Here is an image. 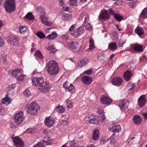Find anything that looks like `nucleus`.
I'll list each match as a JSON object with an SVG mask.
<instances>
[{
    "mask_svg": "<svg viewBox=\"0 0 147 147\" xmlns=\"http://www.w3.org/2000/svg\"><path fill=\"white\" fill-rule=\"evenodd\" d=\"M114 4L117 5H121L123 3V1L122 0H115Z\"/></svg>",
    "mask_w": 147,
    "mask_h": 147,
    "instance_id": "nucleus-49",
    "label": "nucleus"
},
{
    "mask_svg": "<svg viewBox=\"0 0 147 147\" xmlns=\"http://www.w3.org/2000/svg\"><path fill=\"white\" fill-rule=\"evenodd\" d=\"M112 35L113 37V40H115L118 38V34L115 31H113L112 32Z\"/></svg>",
    "mask_w": 147,
    "mask_h": 147,
    "instance_id": "nucleus-45",
    "label": "nucleus"
},
{
    "mask_svg": "<svg viewBox=\"0 0 147 147\" xmlns=\"http://www.w3.org/2000/svg\"><path fill=\"white\" fill-rule=\"evenodd\" d=\"M135 32L140 36L144 34V31L142 28L137 27L135 29Z\"/></svg>",
    "mask_w": 147,
    "mask_h": 147,
    "instance_id": "nucleus-28",
    "label": "nucleus"
},
{
    "mask_svg": "<svg viewBox=\"0 0 147 147\" xmlns=\"http://www.w3.org/2000/svg\"><path fill=\"white\" fill-rule=\"evenodd\" d=\"M48 67L47 71L50 74L55 76L59 72V69L58 63L53 60L50 61L47 64Z\"/></svg>",
    "mask_w": 147,
    "mask_h": 147,
    "instance_id": "nucleus-2",
    "label": "nucleus"
},
{
    "mask_svg": "<svg viewBox=\"0 0 147 147\" xmlns=\"http://www.w3.org/2000/svg\"><path fill=\"white\" fill-rule=\"evenodd\" d=\"M99 134V132L98 130L96 129L94 131L92 136V139L93 140H95L98 139Z\"/></svg>",
    "mask_w": 147,
    "mask_h": 147,
    "instance_id": "nucleus-32",
    "label": "nucleus"
},
{
    "mask_svg": "<svg viewBox=\"0 0 147 147\" xmlns=\"http://www.w3.org/2000/svg\"><path fill=\"white\" fill-rule=\"evenodd\" d=\"M15 91L13 89H11L9 88V90L8 91L7 94L8 96L9 94L10 96H12L15 94Z\"/></svg>",
    "mask_w": 147,
    "mask_h": 147,
    "instance_id": "nucleus-46",
    "label": "nucleus"
},
{
    "mask_svg": "<svg viewBox=\"0 0 147 147\" xmlns=\"http://www.w3.org/2000/svg\"><path fill=\"white\" fill-rule=\"evenodd\" d=\"M23 115V112L20 111L18 113L16 114L15 115L14 121L17 124H19L23 122L24 119Z\"/></svg>",
    "mask_w": 147,
    "mask_h": 147,
    "instance_id": "nucleus-6",
    "label": "nucleus"
},
{
    "mask_svg": "<svg viewBox=\"0 0 147 147\" xmlns=\"http://www.w3.org/2000/svg\"><path fill=\"white\" fill-rule=\"evenodd\" d=\"M79 46V44L78 42H71L69 44V47L71 49H77Z\"/></svg>",
    "mask_w": 147,
    "mask_h": 147,
    "instance_id": "nucleus-24",
    "label": "nucleus"
},
{
    "mask_svg": "<svg viewBox=\"0 0 147 147\" xmlns=\"http://www.w3.org/2000/svg\"><path fill=\"white\" fill-rule=\"evenodd\" d=\"M123 82L122 79L119 77H116L112 79L111 82L115 85L119 86Z\"/></svg>",
    "mask_w": 147,
    "mask_h": 147,
    "instance_id": "nucleus-13",
    "label": "nucleus"
},
{
    "mask_svg": "<svg viewBox=\"0 0 147 147\" xmlns=\"http://www.w3.org/2000/svg\"><path fill=\"white\" fill-rule=\"evenodd\" d=\"M28 131H30V133H32L34 132L35 130L33 129H28Z\"/></svg>",
    "mask_w": 147,
    "mask_h": 147,
    "instance_id": "nucleus-64",
    "label": "nucleus"
},
{
    "mask_svg": "<svg viewBox=\"0 0 147 147\" xmlns=\"http://www.w3.org/2000/svg\"><path fill=\"white\" fill-rule=\"evenodd\" d=\"M55 110L58 113H63L65 111V109L62 106H57L55 109Z\"/></svg>",
    "mask_w": 147,
    "mask_h": 147,
    "instance_id": "nucleus-29",
    "label": "nucleus"
},
{
    "mask_svg": "<svg viewBox=\"0 0 147 147\" xmlns=\"http://www.w3.org/2000/svg\"><path fill=\"white\" fill-rule=\"evenodd\" d=\"M140 16L144 19L147 18V7L143 9L140 14Z\"/></svg>",
    "mask_w": 147,
    "mask_h": 147,
    "instance_id": "nucleus-30",
    "label": "nucleus"
},
{
    "mask_svg": "<svg viewBox=\"0 0 147 147\" xmlns=\"http://www.w3.org/2000/svg\"><path fill=\"white\" fill-rule=\"evenodd\" d=\"M88 60V59L87 58L83 59L78 63V66L81 67L84 66L87 63Z\"/></svg>",
    "mask_w": 147,
    "mask_h": 147,
    "instance_id": "nucleus-31",
    "label": "nucleus"
},
{
    "mask_svg": "<svg viewBox=\"0 0 147 147\" xmlns=\"http://www.w3.org/2000/svg\"><path fill=\"white\" fill-rule=\"evenodd\" d=\"M89 42L90 43V46L89 49L91 50H92L94 47V41L93 40L92 38H90V40L89 41Z\"/></svg>",
    "mask_w": 147,
    "mask_h": 147,
    "instance_id": "nucleus-40",
    "label": "nucleus"
},
{
    "mask_svg": "<svg viewBox=\"0 0 147 147\" xmlns=\"http://www.w3.org/2000/svg\"><path fill=\"white\" fill-rule=\"evenodd\" d=\"M81 81L86 85L89 84L92 82L91 78L88 76H83L81 78Z\"/></svg>",
    "mask_w": 147,
    "mask_h": 147,
    "instance_id": "nucleus-16",
    "label": "nucleus"
},
{
    "mask_svg": "<svg viewBox=\"0 0 147 147\" xmlns=\"http://www.w3.org/2000/svg\"><path fill=\"white\" fill-rule=\"evenodd\" d=\"M115 18L118 21L120 22L123 20V17L119 14H115Z\"/></svg>",
    "mask_w": 147,
    "mask_h": 147,
    "instance_id": "nucleus-34",
    "label": "nucleus"
},
{
    "mask_svg": "<svg viewBox=\"0 0 147 147\" xmlns=\"http://www.w3.org/2000/svg\"><path fill=\"white\" fill-rule=\"evenodd\" d=\"M5 109L4 107H3L1 104H0V114L1 115H3L5 114Z\"/></svg>",
    "mask_w": 147,
    "mask_h": 147,
    "instance_id": "nucleus-42",
    "label": "nucleus"
},
{
    "mask_svg": "<svg viewBox=\"0 0 147 147\" xmlns=\"http://www.w3.org/2000/svg\"><path fill=\"white\" fill-rule=\"evenodd\" d=\"M127 86L128 88V90H130L134 89L136 86L135 84L130 82L127 84Z\"/></svg>",
    "mask_w": 147,
    "mask_h": 147,
    "instance_id": "nucleus-39",
    "label": "nucleus"
},
{
    "mask_svg": "<svg viewBox=\"0 0 147 147\" xmlns=\"http://www.w3.org/2000/svg\"><path fill=\"white\" fill-rule=\"evenodd\" d=\"M99 119L98 117L95 116V117H94L93 118L89 119V122L90 123L98 125L100 122Z\"/></svg>",
    "mask_w": 147,
    "mask_h": 147,
    "instance_id": "nucleus-22",
    "label": "nucleus"
},
{
    "mask_svg": "<svg viewBox=\"0 0 147 147\" xmlns=\"http://www.w3.org/2000/svg\"><path fill=\"white\" fill-rule=\"evenodd\" d=\"M43 143L41 142H39L33 147H45L43 145Z\"/></svg>",
    "mask_w": 147,
    "mask_h": 147,
    "instance_id": "nucleus-51",
    "label": "nucleus"
},
{
    "mask_svg": "<svg viewBox=\"0 0 147 147\" xmlns=\"http://www.w3.org/2000/svg\"><path fill=\"white\" fill-rule=\"evenodd\" d=\"M14 0H7L5 4V10L8 12L11 13L14 11L15 9Z\"/></svg>",
    "mask_w": 147,
    "mask_h": 147,
    "instance_id": "nucleus-5",
    "label": "nucleus"
},
{
    "mask_svg": "<svg viewBox=\"0 0 147 147\" xmlns=\"http://www.w3.org/2000/svg\"><path fill=\"white\" fill-rule=\"evenodd\" d=\"M133 120L134 123L136 124H139L141 123L142 121V118L137 115H134Z\"/></svg>",
    "mask_w": 147,
    "mask_h": 147,
    "instance_id": "nucleus-19",
    "label": "nucleus"
},
{
    "mask_svg": "<svg viewBox=\"0 0 147 147\" xmlns=\"http://www.w3.org/2000/svg\"><path fill=\"white\" fill-rule=\"evenodd\" d=\"M26 107L27 112L32 115L37 114L38 113V111L40 109L39 107L36 102H33L30 104L27 105Z\"/></svg>",
    "mask_w": 147,
    "mask_h": 147,
    "instance_id": "nucleus-3",
    "label": "nucleus"
},
{
    "mask_svg": "<svg viewBox=\"0 0 147 147\" xmlns=\"http://www.w3.org/2000/svg\"><path fill=\"white\" fill-rule=\"evenodd\" d=\"M146 101L144 95H142L138 99V105L140 107H142L146 103Z\"/></svg>",
    "mask_w": 147,
    "mask_h": 147,
    "instance_id": "nucleus-17",
    "label": "nucleus"
},
{
    "mask_svg": "<svg viewBox=\"0 0 147 147\" xmlns=\"http://www.w3.org/2000/svg\"><path fill=\"white\" fill-rule=\"evenodd\" d=\"M75 28L74 25H72L69 29L71 34L75 37H78L84 33V30L83 27L82 26L76 29H75Z\"/></svg>",
    "mask_w": 147,
    "mask_h": 147,
    "instance_id": "nucleus-4",
    "label": "nucleus"
},
{
    "mask_svg": "<svg viewBox=\"0 0 147 147\" xmlns=\"http://www.w3.org/2000/svg\"><path fill=\"white\" fill-rule=\"evenodd\" d=\"M33 85L39 86V91L46 93L49 91L51 87V84L49 82H44L43 78L41 77L34 78L32 79Z\"/></svg>",
    "mask_w": 147,
    "mask_h": 147,
    "instance_id": "nucleus-1",
    "label": "nucleus"
},
{
    "mask_svg": "<svg viewBox=\"0 0 147 147\" xmlns=\"http://www.w3.org/2000/svg\"><path fill=\"white\" fill-rule=\"evenodd\" d=\"M26 27L25 26H22L20 27L19 29V32L20 33H22L26 30Z\"/></svg>",
    "mask_w": 147,
    "mask_h": 147,
    "instance_id": "nucleus-48",
    "label": "nucleus"
},
{
    "mask_svg": "<svg viewBox=\"0 0 147 147\" xmlns=\"http://www.w3.org/2000/svg\"><path fill=\"white\" fill-rule=\"evenodd\" d=\"M44 121L45 125L48 127L53 126L55 123V121L54 119L50 117L46 118Z\"/></svg>",
    "mask_w": 147,
    "mask_h": 147,
    "instance_id": "nucleus-10",
    "label": "nucleus"
},
{
    "mask_svg": "<svg viewBox=\"0 0 147 147\" xmlns=\"http://www.w3.org/2000/svg\"><path fill=\"white\" fill-rule=\"evenodd\" d=\"M109 12L112 15H114L115 14V12L114 11H113L112 9L111 8H110L109 9Z\"/></svg>",
    "mask_w": 147,
    "mask_h": 147,
    "instance_id": "nucleus-61",
    "label": "nucleus"
},
{
    "mask_svg": "<svg viewBox=\"0 0 147 147\" xmlns=\"http://www.w3.org/2000/svg\"><path fill=\"white\" fill-rule=\"evenodd\" d=\"M24 78V75L20 74V76L18 77L17 79L20 81H22Z\"/></svg>",
    "mask_w": 147,
    "mask_h": 147,
    "instance_id": "nucleus-52",
    "label": "nucleus"
},
{
    "mask_svg": "<svg viewBox=\"0 0 147 147\" xmlns=\"http://www.w3.org/2000/svg\"><path fill=\"white\" fill-rule=\"evenodd\" d=\"M61 38L63 40L66 41L69 39V37L68 35L66 34L63 35L61 36Z\"/></svg>",
    "mask_w": 147,
    "mask_h": 147,
    "instance_id": "nucleus-54",
    "label": "nucleus"
},
{
    "mask_svg": "<svg viewBox=\"0 0 147 147\" xmlns=\"http://www.w3.org/2000/svg\"><path fill=\"white\" fill-rule=\"evenodd\" d=\"M129 5L131 8H133L135 6V3L134 2L130 3Z\"/></svg>",
    "mask_w": 147,
    "mask_h": 147,
    "instance_id": "nucleus-60",
    "label": "nucleus"
},
{
    "mask_svg": "<svg viewBox=\"0 0 147 147\" xmlns=\"http://www.w3.org/2000/svg\"><path fill=\"white\" fill-rule=\"evenodd\" d=\"M24 18H27L31 20H33L34 19V16L30 12L28 13L25 16Z\"/></svg>",
    "mask_w": 147,
    "mask_h": 147,
    "instance_id": "nucleus-38",
    "label": "nucleus"
},
{
    "mask_svg": "<svg viewBox=\"0 0 147 147\" xmlns=\"http://www.w3.org/2000/svg\"><path fill=\"white\" fill-rule=\"evenodd\" d=\"M21 71L20 69H15L12 72V75L15 77H16L17 75L20 74Z\"/></svg>",
    "mask_w": 147,
    "mask_h": 147,
    "instance_id": "nucleus-36",
    "label": "nucleus"
},
{
    "mask_svg": "<svg viewBox=\"0 0 147 147\" xmlns=\"http://www.w3.org/2000/svg\"><path fill=\"white\" fill-rule=\"evenodd\" d=\"M99 17L104 20H108L110 18L109 13L105 10H102L100 12Z\"/></svg>",
    "mask_w": 147,
    "mask_h": 147,
    "instance_id": "nucleus-11",
    "label": "nucleus"
},
{
    "mask_svg": "<svg viewBox=\"0 0 147 147\" xmlns=\"http://www.w3.org/2000/svg\"><path fill=\"white\" fill-rule=\"evenodd\" d=\"M15 87L16 86L14 84H11V86L9 87V89L14 90V89L15 88Z\"/></svg>",
    "mask_w": 147,
    "mask_h": 147,
    "instance_id": "nucleus-63",
    "label": "nucleus"
},
{
    "mask_svg": "<svg viewBox=\"0 0 147 147\" xmlns=\"http://www.w3.org/2000/svg\"><path fill=\"white\" fill-rule=\"evenodd\" d=\"M5 98V100L6 102H8L9 103L11 102V99L9 98L8 96V94H6V96L4 98Z\"/></svg>",
    "mask_w": 147,
    "mask_h": 147,
    "instance_id": "nucleus-53",
    "label": "nucleus"
},
{
    "mask_svg": "<svg viewBox=\"0 0 147 147\" xmlns=\"http://www.w3.org/2000/svg\"><path fill=\"white\" fill-rule=\"evenodd\" d=\"M23 93L25 96H29L31 94V92L30 91L28 90H25L24 92Z\"/></svg>",
    "mask_w": 147,
    "mask_h": 147,
    "instance_id": "nucleus-50",
    "label": "nucleus"
},
{
    "mask_svg": "<svg viewBox=\"0 0 147 147\" xmlns=\"http://www.w3.org/2000/svg\"><path fill=\"white\" fill-rule=\"evenodd\" d=\"M40 17L41 18L42 23L44 24L45 25L47 26H49L51 25L52 24V23L51 22V21L49 18L45 17V16Z\"/></svg>",
    "mask_w": 147,
    "mask_h": 147,
    "instance_id": "nucleus-15",
    "label": "nucleus"
},
{
    "mask_svg": "<svg viewBox=\"0 0 147 147\" xmlns=\"http://www.w3.org/2000/svg\"><path fill=\"white\" fill-rule=\"evenodd\" d=\"M133 75L132 73L129 71H127L124 73L123 77L125 80L129 81L131 78V76Z\"/></svg>",
    "mask_w": 147,
    "mask_h": 147,
    "instance_id": "nucleus-20",
    "label": "nucleus"
},
{
    "mask_svg": "<svg viewBox=\"0 0 147 147\" xmlns=\"http://www.w3.org/2000/svg\"><path fill=\"white\" fill-rule=\"evenodd\" d=\"M76 144V142L74 140L71 141L69 143V144L71 146H72Z\"/></svg>",
    "mask_w": 147,
    "mask_h": 147,
    "instance_id": "nucleus-59",
    "label": "nucleus"
},
{
    "mask_svg": "<svg viewBox=\"0 0 147 147\" xmlns=\"http://www.w3.org/2000/svg\"><path fill=\"white\" fill-rule=\"evenodd\" d=\"M19 38L14 36H11L7 38V41L8 43L17 45L18 44Z\"/></svg>",
    "mask_w": 147,
    "mask_h": 147,
    "instance_id": "nucleus-8",
    "label": "nucleus"
},
{
    "mask_svg": "<svg viewBox=\"0 0 147 147\" xmlns=\"http://www.w3.org/2000/svg\"><path fill=\"white\" fill-rule=\"evenodd\" d=\"M86 23L84 24V25L83 27L85 28L86 30L90 31L92 29L91 26L89 23L88 24H86Z\"/></svg>",
    "mask_w": 147,
    "mask_h": 147,
    "instance_id": "nucleus-43",
    "label": "nucleus"
},
{
    "mask_svg": "<svg viewBox=\"0 0 147 147\" xmlns=\"http://www.w3.org/2000/svg\"><path fill=\"white\" fill-rule=\"evenodd\" d=\"M65 88L66 91H69L71 93H72L75 91V87L72 84H70L69 87Z\"/></svg>",
    "mask_w": 147,
    "mask_h": 147,
    "instance_id": "nucleus-27",
    "label": "nucleus"
},
{
    "mask_svg": "<svg viewBox=\"0 0 147 147\" xmlns=\"http://www.w3.org/2000/svg\"><path fill=\"white\" fill-rule=\"evenodd\" d=\"M64 20H69L71 19V16L69 15L65 16L64 17Z\"/></svg>",
    "mask_w": 147,
    "mask_h": 147,
    "instance_id": "nucleus-58",
    "label": "nucleus"
},
{
    "mask_svg": "<svg viewBox=\"0 0 147 147\" xmlns=\"http://www.w3.org/2000/svg\"><path fill=\"white\" fill-rule=\"evenodd\" d=\"M134 51L140 52H142L144 51L143 46L139 44H135L133 47Z\"/></svg>",
    "mask_w": 147,
    "mask_h": 147,
    "instance_id": "nucleus-18",
    "label": "nucleus"
},
{
    "mask_svg": "<svg viewBox=\"0 0 147 147\" xmlns=\"http://www.w3.org/2000/svg\"><path fill=\"white\" fill-rule=\"evenodd\" d=\"M108 49L113 51H114L117 49V46L116 42H111L109 44Z\"/></svg>",
    "mask_w": 147,
    "mask_h": 147,
    "instance_id": "nucleus-23",
    "label": "nucleus"
},
{
    "mask_svg": "<svg viewBox=\"0 0 147 147\" xmlns=\"http://www.w3.org/2000/svg\"><path fill=\"white\" fill-rule=\"evenodd\" d=\"M47 138H48V137L47 136H45L44 137L43 141L45 143H46L47 145H50L51 144V142L50 141L49 139L47 140Z\"/></svg>",
    "mask_w": 147,
    "mask_h": 147,
    "instance_id": "nucleus-47",
    "label": "nucleus"
},
{
    "mask_svg": "<svg viewBox=\"0 0 147 147\" xmlns=\"http://www.w3.org/2000/svg\"><path fill=\"white\" fill-rule=\"evenodd\" d=\"M109 130L115 133L118 132L121 130V128L119 125L113 123L109 127Z\"/></svg>",
    "mask_w": 147,
    "mask_h": 147,
    "instance_id": "nucleus-12",
    "label": "nucleus"
},
{
    "mask_svg": "<svg viewBox=\"0 0 147 147\" xmlns=\"http://www.w3.org/2000/svg\"><path fill=\"white\" fill-rule=\"evenodd\" d=\"M36 35L40 39L46 38L45 34L42 31H39L36 33Z\"/></svg>",
    "mask_w": 147,
    "mask_h": 147,
    "instance_id": "nucleus-37",
    "label": "nucleus"
},
{
    "mask_svg": "<svg viewBox=\"0 0 147 147\" xmlns=\"http://www.w3.org/2000/svg\"><path fill=\"white\" fill-rule=\"evenodd\" d=\"M36 10L38 13H40V17L45 16V10L42 7L38 6Z\"/></svg>",
    "mask_w": 147,
    "mask_h": 147,
    "instance_id": "nucleus-21",
    "label": "nucleus"
},
{
    "mask_svg": "<svg viewBox=\"0 0 147 147\" xmlns=\"http://www.w3.org/2000/svg\"><path fill=\"white\" fill-rule=\"evenodd\" d=\"M4 42L1 36H0V47L3 46Z\"/></svg>",
    "mask_w": 147,
    "mask_h": 147,
    "instance_id": "nucleus-56",
    "label": "nucleus"
},
{
    "mask_svg": "<svg viewBox=\"0 0 147 147\" xmlns=\"http://www.w3.org/2000/svg\"><path fill=\"white\" fill-rule=\"evenodd\" d=\"M99 116L100 117L102 120L105 119V118L104 116V113L103 110H100L98 111Z\"/></svg>",
    "mask_w": 147,
    "mask_h": 147,
    "instance_id": "nucleus-33",
    "label": "nucleus"
},
{
    "mask_svg": "<svg viewBox=\"0 0 147 147\" xmlns=\"http://www.w3.org/2000/svg\"><path fill=\"white\" fill-rule=\"evenodd\" d=\"M35 55L37 57L41 59L43 58L42 55L39 50L36 51L35 54Z\"/></svg>",
    "mask_w": 147,
    "mask_h": 147,
    "instance_id": "nucleus-41",
    "label": "nucleus"
},
{
    "mask_svg": "<svg viewBox=\"0 0 147 147\" xmlns=\"http://www.w3.org/2000/svg\"><path fill=\"white\" fill-rule=\"evenodd\" d=\"M92 69L87 70L84 71V73L90 75L92 74Z\"/></svg>",
    "mask_w": 147,
    "mask_h": 147,
    "instance_id": "nucleus-55",
    "label": "nucleus"
},
{
    "mask_svg": "<svg viewBox=\"0 0 147 147\" xmlns=\"http://www.w3.org/2000/svg\"><path fill=\"white\" fill-rule=\"evenodd\" d=\"M65 102L68 107L71 108L72 106V104L71 101L67 100L65 101Z\"/></svg>",
    "mask_w": 147,
    "mask_h": 147,
    "instance_id": "nucleus-44",
    "label": "nucleus"
},
{
    "mask_svg": "<svg viewBox=\"0 0 147 147\" xmlns=\"http://www.w3.org/2000/svg\"><path fill=\"white\" fill-rule=\"evenodd\" d=\"M125 43V42H119L118 43V45L119 47H123V45Z\"/></svg>",
    "mask_w": 147,
    "mask_h": 147,
    "instance_id": "nucleus-57",
    "label": "nucleus"
},
{
    "mask_svg": "<svg viewBox=\"0 0 147 147\" xmlns=\"http://www.w3.org/2000/svg\"><path fill=\"white\" fill-rule=\"evenodd\" d=\"M101 102L103 104L109 105L110 104L112 100L110 98L103 96L100 98Z\"/></svg>",
    "mask_w": 147,
    "mask_h": 147,
    "instance_id": "nucleus-14",
    "label": "nucleus"
},
{
    "mask_svg": "<svg viewBox=\"0 0 147 147\" xmlns=\"http://www.w3.org/2000/svg\"><path fill=\"white\" fill-rule=\"evenodd\" d=\"M57 37V34L55 31H53L51 34L47 36L46 38L49 40H54Z\"/></svg>",
    "mask_w": 147,
    "mask_h": 147,
    "instance_id": "nucleus-26",
    "label": "nucleus"
},
{
    "mask_svg": "<svg viewBox=\"0 0 147 147\" xmlns=\"http://www.w3.org/2000/svg\"><path fill=\"white\" fill-rule=\"evenodd\" d=\"M129 104V100L126 99L122 100L118 104L119 107L120 109L123 110L127 109Z\"/></svg>",
    "mask_w": 147,
    "mask_h": 147,
    "instance_id": "nucleus-9",
    "label": "nucleus"
},
{
    "mask_svg": "<svg viewBox=\"0 0 147 147\" xmlns=\"http://www.w3.org/2000/svg\"><path fill=\"white\" fill-rule=\"evenodd\" d=\"M64 117L63 119H62V121H61V123L62 125H67L68 123V119L67 117H66L65 116H63L62 117V118Z\"/></svg>",
    "mask_w": 147,
    "mask_h": 147,
    "instance_id": "nucleus-35",
    "label": "nucleus"
},
{
    "mask_svg": "<svg viewBox=\"0 0 147 147\" xmlns=\"http://www.w3.org/2000/svg\"><path fill=\"white\" fill-rule=\"evenodd\" d=\"M88 19V15L86 13H83L80 16V19L83 22L84 24L87 23V21Z\"/></svg>",
    "mask_w": 147,
    "mask_h": 147,
    "instance_id": "nucleus-25",
    "label": "nucleus"
},
{
    "mask_svg": "<svg viewBox=\"0 0 147 147\" xmlns=\"http://www.w3.org/2000/svg\"><path fill=\"white\" fill-rule=\"evenodd\" d=\"M1 102L3 104H5V103H6V101L5 98H3L1 100Z\"/></svg>",
    "mask_w": 147,
    "mask_h": 147,
    "instance_id": "nucleus-62",
    "label": "nucleus"
},
{
    "mask_svg": "<svg viewBox=\"0 0 147 147\" xmlns=\"http://www.w3.org/2000/svg\"><path fill=\"white\" fill-rule=\"evenodd\" d=\"M15 146L16 147H24V144L23 140L18 136H15L13 138Z\"/></svg>",
    "mask_w": 147,
    "mask_h": 147,
    "instance_id": "nucleus-7",
    "label": "nucleus"
}]
</instances>
